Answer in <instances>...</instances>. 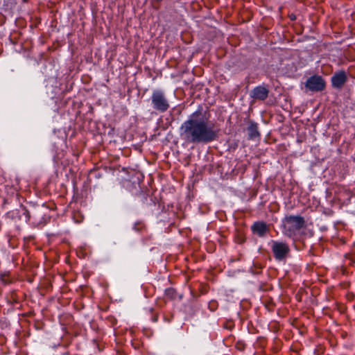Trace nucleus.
Segmentation results:
<instances>
[{"mask_svg": "<svg viewBox=\"0 0 355 355\" xmlns=\"http://www.w3.org/2000/svg\"><path fill=\"white\" fill-rule=\"evenodd\" d=\"M201 113L193 112L180 126V136L187 143H209L216 138L212 123L200 117Z\"/></svg>", "mask_w": 355, "mask_h": 355, "instance_id": "nucleus-1", "label": "nucleus"}, {"mask_svg": "<svg viewBox=\"0 0 355 355\" xmlns=\"http://www.w3.org/2000/svg\"><path fill=\"white\" fill-rule=\"evenodd\" d=\"M304 225V220L302 216H289L284 220V232L288 236H293L296 232L301 230Z\"/></svg>", "mask_w": 355, "mask_h": 355, "instance_id": "nucleus-2", "label": "nucleus"}, {"mask_svg": "<svg viewBox=\"0 0 355 355\" xmlns=\"http://www.w3.org/2000/svg\"><path fill=\"white\" fill-rule=\"evenodd\" d=\"M151 103L155 110L161 112H164L169 108V103L162 90H153L151 96Z\"/></svg>", "mask_w": 355, "mask_h": 355, "instance_id": "nucleus-3", "label": "nucleus"}, {"mask_svg": "<svg viewBox=\"0 0 355 355\" xmlns=\"http://www.w3.org/2000/svg\"><path fill=\"white\" fill-rule=\"evenodd\" d=\"M270 245L274 257L277 261L284 260L290 252L288 245L283 241L272 240L270 242Z\"/></svg>", "mask_w": 355, "mask_h": 355, "instance_id": "nucleus-4", "label": "nucleus"}, {"mask_svg": "<svg viewBox=\"0 0 355 355\" xmlns=\"http://www.w3.org/2000/svg\"><path fill=\"white\" fill-rule=\"evenodd\" d=\"M305 87L312 92H320L324 89L325 82L321 76H313L307 79Z\"/></svg>", "mask_w": 355, "mask_h": 355, "instance_id": "nucleus-5", "label": "nucleus"}, {"mask_svg": "<svg viewBox=\"0 0 355 355\" xmlns=\"http://www.w3.org/2000/svg\"><path fill=\"white\" fill-rule=\"evenodd\" d=\"M269 91L264 86H257L251 92V97L258 100H265L268 96Z\"/></svg>", "mask_w": 355, "mask_h": 355, "instance_id": "nucleus-6", "label": "nucleus"}, {"mask_svg": "<svg viewBox=\"0 0 355 355\" xmlns=\"http://www.w3.org/2000/svg\"><path fill=\"white\" fill-rule=\"evenodd\" d=\"M346 81V75L345 72L336 73L331 78L332 85L334 87L340 88Z\"/></svg>", "mask_w": 355, "mask_h": 355, "instance_id": "nucleus-7", "label": "nucleus"}, {"mask_svg": "<svg viewBox=\"0 0 355 355\" xmlns=\"http://www.w3.org/2000/svg\"><path fill=\"white\" fill-rule=\"evenodd\" d=\"M252 231L260 236H263L267 232V226L264 223L257 222L252 227Z\"/></svg>", "mask_w": 355, "mask_h": 355, "instance_id": "nucleus-8", "label": "nucleus"}, {"mask_svg": "<svg viewBox=\"0 0 355 355\" xmlns=\"http://www.w3.org/2000/svg\"><path fill=\"white\" fill-rule=\"evenodd\" d=\"M248 130L250 139L255 138L259 135L257 125L255 123H251L249 125Z\"/></svg>", "mask_w": 355, "mask_h": 355, "instance_id": "nucleus-9", "label": "nucleus"}, {"mask_svg": "<svg viewBox=\"0 0 355 355\" xmlns=\"http://www.w3.org/2000/svg\"><path fill=\"white\" fill-rule=\"evenodd\" d=\"M172 291H173V290H172V289H168V290H166V292H167V293L172 292Z\"/></svg>", "mask_w": 355, "mask_h": 355, "instance_id": "nucleus-10", "label": "nucleus"}]
</instances>
